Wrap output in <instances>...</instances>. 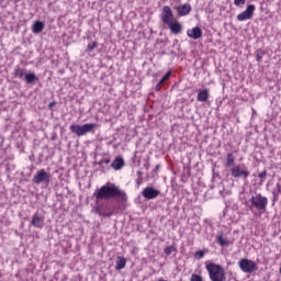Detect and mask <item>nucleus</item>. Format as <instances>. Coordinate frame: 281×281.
<instances>
[{
  "mask_svg": "<svg viewBox=\"0 0 281 281\" xmlns=\"http://www.w3.org/2000/svg\"><path fill=\"white\" fill-rule=\"evenodd\" d=\"M92 196L95 199L97 203L98 201H109V199H117L120 203H126L128 201L126 192L111 182H108L100 189H97Z\"/></svg>",
  "mask_w": 281,
  "mask_h": 281,
  "instance_id": "nucleus-1",
  "label": "nucleus"
},
{
  "mask_svg": "<svg viewBox=\"0 0 281 281\" xmlns=\"http://www.w3.org/2000/svg\"><path fill=\"white\" fill-rule=\"evenodd\" d=\"M206 271L209 273L211 281H226L227 277L225 276V269L223 266L217 263H209L206 266Z\"/></svg>",
  "mask_w": 281,
  "mask_h": 281,
  "instance_id": "nucleus-2",
  "label": "nucleus"
},
{
  "mask_svg": "<svg viewBox=\"0 0 281 281\" xmlns=\"http://www.w3.org/2000/svg\"><path fill=\"white\" fill-rule=\"evenodd\" d=\"M250 203L251 205L249 206V209L251 210V212H254V207H256V210H259V212H267L269 199H267V196H263L261 193H258L250 199Z\"/></svg>",
  "mask_w": 281,
  "mask_h": 281,
  "instance_id": "nucleus-3",
  "label": "nucleus"
},
{
  "mask_svg": "<svg viewBox=\"0 0 281 281\" xmlns=\"http://www.w3.org/2000/svg\"><path fill=\"white\" fill-rule=\"evenodd\" d=\"M93 128H98V124H95V123H88V124H83V125L72 124L69 126V131L75 133V135H77L78 137H82L87 133H92Z\"/></svg>",
  "mask_w": 281,
  "mask_h": 281,
  "instance_id": "nucleus-4",
  "label": "nucleus"
},
{
  "mask_svg": "<svg viewBox=\"0 0 281 281\" xmlns=\"http://www.w3.org/2000/svg\"><path fill=\"white\" fill-rule=\"evenodd\" d=\"M238 267L244 273H255V271H258L256 261L247 258L240 259L238 261Z\"/></svg>",
  "mask_w": 281,
  "mask_h": 281,
  "instance_id": "nucleus-5",
  "label": "nucleus"
},
{
  "mask_svg": "<svg viewBox=\"0 0 281 281\" xmlns=\"http://www.w3.org/2000/svg\"><path fill=\"white\" fill-rule=\"evenodd\" d=\"M32 181L36 186H41V183H44L45 186H49V182L52 181V175L46 172L45 169H41L36 171Z\"/></svg>",
  "mask_w": 281,
  "mask_h": 281,
  "instance_id": "nucleus-6",
  "label": "nucleus"
},
{
  "mask_svg": "<svg viewBox=\"0 0 281 281\" xmlns=\"http://www.w3.org/2000/svg\"><path fill=\"white\" fill-rule=\"evenodd\" d=\"M249 170L247 168H241L240 165H237L231 169V176L233 179H249Z\"/></svg>",
  "mask_w": 281,
  "mask_h": 281,
  "instance_id": "nucleus-7",
  "label": "nucleus"
},
{
  "mask_svg": "<svg viewBox=\"0 0 281 281\" xmlns=\"http://www.w3.org/2000/svg\"><path fill=\"white\" fill-rule=\"evenodd\" d=\"M160 19L165 25H170L175 21V13L169 5H165L160 13Z\"/></svg>",
  "mask_w": 281,
  "mask_h": 281,
  "instance_id": "nucleus-8",
  "label": "nucleus"
},
{
  "mask_svg": "<svg viewBox=\"0 0 281 281\" xmlns=\"http://www.w3.org/2000/svg\"><path fill=\"white\" fill-rule=\"evenodd\" d=\"M254 12H256V5H247L246 10L237 15V21H249L254 18Z\"/></svg>",
  "mask_w": 281,
  "mask_h": 281,
  "instance_id": "nucleus-9",
  "label": "nucleus"
},
{
  "mask_svg": "<svg viewBox=\"0 0 281 281\" xmlns=\"http://www.w3.org/2000/svg\"><path fill=\"white\" fill-rule=\"evenodd\" d=\"M159 194H161V191L153 188V187H146L143 191H142V196H144V199H147V201H151L153 199H157V196H159Z\"/></svg>",
  "mask_w": 281,
  "mask_h": 281,
  "instance_id": "nucleus-10",
  "label": "nucleus"
},
{
  "mask_svg": "<svg viewBox=\"0 0 281 281\" xmlns=\"http://www.w3.org/2000/svg\"><path fill=\"white\" fill-rule=\"evenodd\" d=\"M175 10L178 12V16H188L190 12H192V5L190 3L180 4L179 7H175Z\"/></svg>",
  "mask_w": 281,
  "mask_h": 281,
  "instance_id": "nucleus-11",
  "label": "nucleus"
},
{
  "mask_svg": "<svg viewBox=\"0 0 281 281\" xmlns=\"http://www.w3.org/2000/svg\"><path fill=\"white\" fill-rule=\"evenodd\" d=\"M31 227H37V229H43L44 225H45V218H43L41 215H38V213H35L32 216V221H31Z\"/></svg>",
  "mask_w": 281,
  "mask_h": 281,
  "instance_id": "nucleus-12",
  "label": "nucleus"
},
{
  "mask_svg": "<svg viewBox=\"0 0 281 281\" xmlns=\"http://www.w3.org/2000/svg\"><path fill=\"white\" fill-rule=\"evenodd\" d=\"M187 36H189V38H193V41H199V38L203 36V31L201 30V27L195 26L187 31Z\"/></svg>",
  "mask_w": 281,
  "mask_h": 281,
  "instance_id": "nucleus-13",
  "label": "nucleus"
},
{
  "mask_svg": "<svg viewBox=\"0 0 281 281\" xmlns=\"http://www.w3.org/2000/svg\"><path fill=\"white\" fill-rule=\"evenodd\" d=\"M171 34H181V32L183 31V25H181V23H179V21L173 20L170 24H167Z\"/></svg>",
  "mask_w": 281,
  "mask_h": 281,
  "instance_id": "nucleus-14",
  "label": "nucleus"
},
{
  "mask_svg": "<svg viewBox=\"0 0 281 281\" xmlns=\"http://www.w3.org/2000/svg\"><path fill=\"white\" fill-rule=\"evenodd\" d=\"M196 100L198 102H207L210 100V91L207 89L199 90Z\"/></svg>",
  "mask_w": 281,
  "mask_h": 281,
  "instance_id": "nucleus-15",
  "label": "nucleus"
},
{
  "mask_svg": "<svg viewBox=\"0 0 281 281\" xmlns=\"http://www.w3.org/2000/svg\"><path fill=\"white\" fill-rule=\"evenodd\" d=\"M225 168H235L236 167V157L234 154L228 153L226 155V162H225Z\"/></svg>",
  "mask_w": 281,
  "mask_h": 281,
  "instance_id": "nucleus-16",
  "label": "nucleus"
},
{
  "mask_svg": "<svg viewBox=\"0 0 281 281\" xmlns=\"http://www.w3.org/2000/svg\"><path fill=\"white\" fill-rule=\"evenodd\" d=\"M280 194H281V183L278 182L272 190V195H273L272 203H278V201H280Z\"/></svg>",
  "mask_w": 281,
  "mask_h": 281,
  "instance_id": "nucleus-17",
  "label": "nucleus"
},
{
  "mask_svg": "<svg viewBox=\"0 0 281 281\" xmlns=\"http://www.w3.org/2000/svg\"><path fill=\"white\" fill-rule=\"evenodd\" d=\"M111 168L114 170H122V168H124V158H115L111 164Z\"/></svg>",
  "mask_w": 281,
  "mask_h": 281,
  "instance_id": "nucleus-18",
  "label": "nucleus"
},
{
  "mask_svg": "<svg viewBox=\"0 0 281 281\" xmlns=\"http://www.w3.org/2000/svg\"><path fill=\"white\" fill-rule=\"evenodd\" d=\"M32 30L34 34H41V32L45 30V23H43L42 21H35Z\"/></svg>",
  "mask_w": 281,
  "mask_h": 281,
  "instance_id": "nucleus-19",
  "label": "nucleus"
},
{
  "mask_svg": "<svg viewBox=\"0 0 281 281\" xmlns=\"http://www.w3.org/2000/svg\"><path fill=\"white\" fill-rule=\"evenodd\" d=\"M24 80L26 85H33L34 82H36V80H38V77H36V74L34 72H30L24 76Z\"/></svg>",
  "mask_w": 281,
  "mask_h": 281,
  "instance_id": "nucleus-20",
  "label": "nucleus"
},
{
  "mask_svg": "<svg viewBox=\"0 0 281 281\" xmlns=\"http://www.w3.org/2000/svg\"><path fill=\"white\" fill-rule=\"evenodd\" d=\"M126 267V258L124 257H117L116 265H115V270L116 271H122Z\"/></svg>",
  "mask_w": 281,
  "mask_h": 281,
  "instance_id": "nucleus-21",
  "label": "nucleus"
},
{
  "mask_svg": "<svg viewBox=\"0 0 281 281\" xmlns=\"http://www.w3.org/2000/svg\"><path fill=\"white\" fill-rule=\"evenodd\" d=\"M26 70L25 68H21L20 66H16L13 71L14 78H23L25 76Z\"/></svg>",
  "mask_w": 281,
  "mask_h": 281,
  "instance_id": "nucleus-22",
  "label": "nucleus"
},
{
  "mask_svg": "<svg viewBox=\"0 0 281 281\" xmlns=\"http://www.w3.org/2000/svg\"><path fill=\"white\" fill-rule=\"evenodd\" d=\"M216 243H218L221 247H227V245H229V243L223 238V234L216 236Z\"/></svg>",
  "mask_w": 281,
  "mask_h": 281,
  "instance_id": "nucleus-23",
  "label": "nucleus"
},
{
  "mask_svg": "<svg viewBox=\"0 0 281 281\" xmlns=\"http://www.w3.org/2000/svg\"><path fill=\"white\" fill-rule=\"evenodd\" d=\"M262 56H265V50H262L261 48H258L256 50V60H257V63H260L262 60Z\"/></svg>",
  "mask_w": 281,
  "mask_h": 281,
  "instance_id": "nucleus-24",
  "label": "nucleus"
},
{
  "mask_svg": "<svg viewBox=\"0 0 281 281\" xmlns=\"http://www.w3.org/2000/svg\"><path fill=\"white\" fill-rule=\"evenodd\" d=\"M177 248L175 246H168L165 248V254L166 256H170L172 254V251H176Z\"/></svg>",
  "mask_w": 281,
  "mask_h": 281,
  "instance_id": "nucleus-25",
  "label": "nucleus"
},
{
  "mask_svg": "<svg viewBox=\"0 0 281 281\" xmlns=\"http://www.w3.org/2000/svg\"><path fill=\"white\" fill-rule=\"evenodd\" d=\"M95 47H98V43L97 42L89 43L88 46H87V52H93V49Z\"/></svg>",
  "mask_w": 281,
  "mask_h": 281,
  "instance_id": "nucleus-26",
  "label": "nucleus"
},
{
  "mask_svg": "<svg viewBox=\"0 0 281 281\" xmlns=\"http://www.w3.org/2000/svg\"><path fill=\"white\" fill-rule=\"evenodd\" d=\"M190 281H203V277H201V274L193 273Z\"/></svg>",
  "mask_w": 281,
  "mask_h": 281,
  "instance_id": "nucleus-27",
  "label": "nucleus"
},
{
  "mask_svg": "<svg viewBox=\"0 0 281 281\" xmlns=\"http://www.w3.org/2000/svg\"><path fill=\"white\" fill-rule=\"evenodd\" d=\"M195 258H198V260H201L202 258H205V251L204 250H199L195 252Z\"/></svg>",
  "mask_w": 281,
  "mask_h": 281,
  "instance_id": "nucleus-28",
  "label": "nucleus"
},
{
  "mask_svg": "<svg viewBox=\"0 0 281 281\" xmlns=\"http://www.w3.org/2000/svg\"><path fill=\"white\" fill-rule=\"evenodd\" d=\"M259 179H261L260 183H265V179H267V170H263L258 175Z\"/></svg>",
  "mask_w": 281,
  "mask_h": 281,
  "instance_id": "nucleus-29",
  "label": "nucleus"
},
{
  "mask_svg": "<svg viewBox=\"0 0 281 281\" xmlns=\"http://www.w3.org/2000/svg\"><path fill=\"white\" fill-rule=\"evenodd\" d=\"M247 3V0H234V5L237 8H240V5H245Z\"/></svg>",
  "mask_w": 281,
  "mask_h": 281,
  "instance_id": "nucleus-30",
  "label": "nucleus"
},
{
  "mask_svg": "<svg viewBox=\"0 0 281 281\" xmlns=\"http://www.w3.org/2000/svg\"><path fill=\"white\" fill-rule=\"evenodd\" d=\"M171 72L168 71L159 81V85H164L166 80H168V78H170Z\"/></svg>",
  "mask_w": 281,
  "mask_h": 281,
  "instance_id": "nucleus-31",
  "label": "nucleus"
},
{
  "mask_svg": "<svg viewBox=\"0 0 281 281\" xmlns=\"http://www.w3.org/2000/svg\"><path fill=\"white\" fill-rule=\"evenodd\" d=\"M102 164H105V166H109V164H111V159L110 158H104V159L100 160L99 166H102Z\"/></svg>",
  "mask_w": 281,
  "mask_h": 281,
  "instance_id": "nucleus-32",
  "label": "nucleus"
},
{
  "mask_svg": "<svg viewBox=\"0 0 281 281\" xmlns=\"http://www.w3.org/2000/svg\"><path fill=\"white\" fill-rule=\"evenodd\" d=\"M95 212L99 214V216H103L104 211H102V206H97Z\"/></svg>",
  "mask_w": 281,
  "mask_h": 281,
  "instance_id": "nucleus-33",
  "label": "nucleus"
},
{
  "mask_svg": "<svg viewBox=\"0 0 281 281\" xmlns=\"http://www.w3.org/2000/svg\"><path fill=\"white\" fill-rule=\"evenodd\" d=\"M113 214H115V212H103L102 216H105V218H110V216H113Z\"/></svg>",
  "mask_w": 281,
  "mask_h": 281,
  "instance_id": "nucleus-34",
  "label": "nucleus"
},
{
  "mask_svg": "<svg viewBox=\"0 0 281 281\" xmlns=\"http://www.w3.org/2000/svg\"><path fill=\"white\" fill-rule=\"evenodd\" d=\"M56 106V101H53L48 104V109L52 111Z\"/></svg>",
  "mask_w": 281,
  "mask_h": 281,
  "instance_id": "nucleus-35",
  "label": "nucleus"
},
{
  "mask_svg": "<svg viewBox=\"0 0 281 281\" xmlns=\"http://www.w3.org/2000/svg\"><path fill=\"white\" fill-rule=\"evenodd\" d=\"M155 89H156L157 91H161V85H159V82H158Z\"/></svg>",
  "mask_w": 281,
  "mask_h": 281,
  "instance_id": "nucleus-36",
  "label": "nucleus"
},
{
  "mask_svg": "<svg viewBox=\"0 0 281 281\" xmlns=\"http://www.w3.org/2000/svg\"><path fill=\"white\" fill-rule=\"evenodd\" d=\"M156 170H159V165L156 166Z\"/></svg>",
  "mask_w": 281,
  "mask_h": 281,
  "instance_id": "nucleus-37",
  "label": "nucleus"
},
{
  "mask_svg": "<svg viewBox=\"0 0 281 281\" xmlns=\"http://www.w3.org/2000/svg\"><path fill=\"white\" fill-rule=\"evenodd\" d=\"M137 175H138V176L142 175V171H137Z\"/></svg>",
  "mask_w": 281,
  "mask_h": 281,
  "instance_id": "nucleus-38",
  "label": "nucleus"
},
{
  "mask_svg": "<svg viewBox=\"0 0 281 281\" xmlns=\"http://www.w3.org/2000/svg\"><path fill=\"white\" fill-rule=\"evenodd\" d=\"M101 1H108V0H101Z\"/></svg>",
  "mask_w": 281,
  "mask_h": 281,
  "instance_id": "nucleus-39",
  "label": "nucleus"
}]
</instances>
